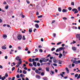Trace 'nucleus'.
Segmentation results:
<instances>
[{"label":"nucleus","instance_id":"obj_34","mask_svg":"<svg viewBox=\"0 0 80 80\" xmlns=\"http://www.w3.org/2000/svg\"><path fill=\"white\" fill-rule=\"evenodd\" d=\"M22 39L23 40H25V36H23Z\"/></svg>","mask_w":80,"mask_h":80},{"label":"nucleus","instance_id":"obj_2","mask_svg":"<svg viewBox=\"0 0 80 80\" xmlns=\"http://www.w3.org/2000/svg\"><path fill=\"white\" fill-rule=\"evenodd\" d=\"M72 11H73V12H74V11H75L74 12V14L77 13H78V10H77V9L75 8L73 9L72 10Z\"/></svg>","mask_w":80,"mask_h":80},{"label":"nucleus","instance_id":"obj_61","mask_svg":"<svg viewBox=\"0 0 80 80\" xmlns=\"http://www.w3.org/2000/svg\"><path fill=\"white\" fill-rule=\"evenodd\" d=\"M12 47V45H10L9 46V48H11Z\"/></svg>","mask_w":80,"mask_h":80},{"label":"nucleus","instance_id":"obj_59","mask_svg":"<svg viewBox=\"0 0 80 80\" xmlns=\"http://www.w3.org/2000/svg\"><path fill=\"white\" fill-rule=\"evenodd\" d=\"M5 8L7 9H8V6H6V7Z\"/></svg>","mask_w":80,"mask_h":80},{"label":"nucleus","instance_id":"obj_27","mask_svg":"<svg viewBox=\"0 0 80 80\" xmlns=\"http://www.w3.org/2000/svg\"><path fill=\"white\" fill-rule=\"evenodd\" d=\"M34 22L36 23H40V21H35Z\"/></svg>","mask_w":80,"mask_h":80},{"label":"nucleus","instance_id":"obj_10","mask_svg":"<svg viewBox=\"0 0 80 80\" xmlns=\"http://www.w3.org/2000/svg\"><path fill=\"white\" fill-rule=\"evenodd\" d=\"M67 72V73H70V72L69 71V70L68 69V68H65Z\"/></svg>","mask_w":80,"mask_h":80},{"label":"nucleus","instance_id":"obj_9","mask_svg":"<svg viewBox=\"0 0 80 80\" xmlns=\"http://www.w3.org/2000/svg\"><path fill=\"white\" fill-rule=\"evenodd\" d=\"M80 37V34H77L76 35V38H78Z\"/></svg>","mask_w":80,"mask_h":80},{"label":"nucleus","instance_id":"obj_42","mask_svg":"<svg viewBox=\"0 0 80 80\" xmlns=\"http://www.w3.org/2000/svg\"><path fill=\"white\" fill-rule=\"evenodd\" d=\"M39 60L38 58H37L35 59V61H38Z\"/></svg>","mask_w":80,"mask_h":80},{"label":"nucleus","instance_id":"obj_19","mask_svg":"<svg viewBox=\"0 0 80 80\" xmlns=\"http://www.w3.org/2000/svg\"><path fill=\"white\" fill-rule=\"evenodd\" d=\"M3 37L4 39H5V38H7V35H3Z\"/></svg>","mask_w":80,"mask_h":80},{"label":"nucleus","instance_id":"obj_36","mask_svg":"<svg viewBox=\"0 0 80 80\" xmlns=\"http://www.w3.org/2000/svg\"><path fill=\"white\" fill-rule=\"evenodd\" d=\"M62 19H63V20H67V18L65 17L63 18Z\"/></svg>","mask_w":80,"mask_h":80},{"label":"nucleus","instance_id":"obj_38","mask_svg":"<svg viewBox=\"0 0 80 80\" xmlns=\"http://www.w3.org/2000/svg\"><path fill=\"white\" fill-rule=\"evenodd\" d=\"M15 69V67H13L12 68V71H13Z\"/></svg>","mask_w":80,"mask_h":80},{"label":"nucleus","instance_id":"obj_56","mask_svg":"<svg viewBox=\"0 0 80 80\" xmlns=\"http://www.w3.org/2000/svg\"><path fill=\"white\" fill-rule=\"evenodd\" d=\"M26 2H27V3H28V4H29V3H30V2H29L28 1V0H26Z\"/></svg>","mask_w":80,"mask_h":80},{"label":"nucleus","instance_id":"obj_7","mask_svg":"<svg viewBox=\"0 0 80 80\" xmlns=\"http://www.w3.org/2000/svg\"><path fill=\"white\" fill-rule=\"evenodd\" d=\"M32 64L33 65H34V67H37V62H33Z\"/></svg>","mask_w":80,"mask_h":80},{"label":"nucleus","instance_id":"obj_45","mask_svg":"<svg viewBox=\"0 0 80 80\" xmlns=\"http://www.w3.org/2000/svg\"><path fill=\"white\" fill-rule=\"evenodd\" d=\"M5 76L6 77H8V74H7V73H6Z\"/></svg>","mask_w":80,"mask_h":80},{"label":"nucleus","instance_id":"obj_13","mask_svg":"<svg viewBox=\"0 0 80 80\" xmlns=\"http://www.w3.org/2000/svg\"><path fill=\"white\" fill-rule=\"evenodd\" d=\"M2 48L3 49V50H5L7 49V47L4 46H3L2 47Z\"/></svg>","mask_w":80,"mask_h":80},{"label":"nucleus","instance_id":"obj_4","mask_svg":"<svg viewBox=\"0 0 80 80\" xmlns=\"http://www.w3.org/2000/svg\"><path fill=\"white\" fill-rule=\"evenodd\" d=\"M62 50H63L62 49V47H61L60 48H59V49L58 48L56 50V52H58V51H59V52H61V51H62Z\"/></svg>","mask_w":80,"mask_h":80},{"label":"nucleus","instance_id":"obj_40","mask_svg":"<svg viewBox=\"0 0 80 80\" xmlns=\"http://www.w3.org/2000/svg\"><path fill=\"white\" fill-rule=\"evenodd\" d=\"M53 65L55 66V67H57V64L54 63L53 64Z\"/></svg>","mask_w":80,"mask_h":80},{"label":"nucleus","instance_id":"obj_41","mask_svg":"<svg viewBox=\"0 0 80 80\" xmlns=\"http://www.w3.org/2000/svg\"><path fill=\"white\" fill-rule=\"evenodd\" d=\"M53 35L54 36V38H55V37H56V34L54 33H53Z\"/></svg>","mask_w":80,"mask_h":80},{"label":"nucleus","instance_id":"obj_46","mask_svg":"<svg viewBox=\"0 0 80 80\" xmlns=\"http://www.w3.org/2000/svg\"><path fill=\"white\" fill-rule=\"evenodd\" d=\"M39 52L42 53V52H43V50H42V49H40L39 50Z\"/></svg>","mask_w":80,"mask_h":80},{"label":"nucleus","instance_id":"obj_11","mask_svg":"<svg viewBox=\"0 0 80 80\" xmlns=\"http://www.w3.org/2000/svg\"><path fill=\"white\" fill-rule=\"evenodd\" d=\"M35 27L36 28H39V25L38 24H36L35 25Z\"/></svg>","mask_w":80,"mask_h":80},{"label":"nucleus","instance_id":"obj_3","mask_svg":"<svg viewBox=\"0 0 80 80\" xmlns=\"http://www.w3.org/2000/svg\"><path fill=\"white\" fill-rule=\"evenodd\" d=\"M22 36L20 34H19L18 36V39L19 40H22Z\"/></svg>","mask_w":80,"mask_h":80},{"label":"nucleus","instance_id":"obj_54","mask_svg":"<svg viewBox=\"0 0 80 80\" xmlns=\"http://www.w3.org/2000/svg\"><path fill=\"white\" fill-rule=\"evenodd\" d=\"M56 60V59H55V58H54L53 59V62H54L55 60Z\"/></svg>","mask_w":80,"mask_h":80},{"label":"nucleus","instance_id":"obj_8","mask_svg":"<svg viewBox=\"0 0 80 80\" xmlns=\"http://www.w3.org/2000/svg\"><path fill=\"white\" fill-rule=\"evenodd\" d=\"M62 12H68V10H67V9H63L62 10Z\"/></svg>","mask_w":80,"mask_h":80},{"label":"nucleus","instance_id":"obj_6","mask_svg":"<svg viewBox=\"0 0 80 80\" xmlns=\"http://www.w3.org/2000/svg\"><path fill=\"white\" fill-rule=\"evenodd\" d=\"M41 60H42L43 62H47V59L44 58H41Z\"/></svg>","mask_w":80,"mask_h":80},{"label":"nucleus","instance_id":"obj_64","mask_svg":"<svg viewBox=\"0 0 80 80\" xmlns=\"http://www.w3.org/2000/svg\"><path fill=\"white\" fill-rule=\"evenodd\" d=\"M65 46V44H62V47H63Z\"/></svg>","mask_w":80,"mask_h":80},{"label":"nucleus","instance_id":"obj_62","mask_svg":"<svg viewBox=\"0 0 80 80\" xmlns=\"http://www.w3.org/2000/svg\"><path fill=\"white\" fill-rule=\"evenodd\" d=\"M78 11H80V7H79L78 8Z\"/></svg>","mask_w":80,"mask_h":80},{"label":"nucleus","instance_id":"obj_29","mask_svg":"<svg viewBox=\"0 0 80 80\" xmlns=\"http://www.w3.org/2000/svg\"><path fill=\"white\" fill-rule=\"evenodd\" d=\"M46 71H48V72H49V68H46Z\"/></svg>","mask_w":80,"mask_h":80},{"label":"nucleus","instance_id":"obj_24","mask_svg":"<svg viewBox=\"0 0 80 80\" xmlns=\"http://www.w3.org/2000/svg\"><path fill=\"white\" fill-rule=\"evenodd\" d=\"M29 32H30V33H32V29L30 28L29 30Z\"/></svg>","mask_w":80,"mask_h":80},{"label":"nucleus","instance_id":"obj_58","mask_svg":"<svg viewBox=\"0 0 80 80\" xmlns=\"http://www.w3.org/2000/svg\"><path fill=\"white\" fill-rule=\"evenodd\" d=\"M42 46H41V45H39L38 47V48H42Z\"/></svg>","mask_w":80,"mask_h":80},{"label":"nucleus","instance_id":"obj_30","mask_svg":"<svg viewBox=\"0 0 80 80\" xmlns=\"http://www.w3.org/2000/svg\"><path fill=\"white\" fill-rule=\"evenodd\" d=\"M29 66H30V67H33V64H32V63H30L29 64Z\"/></svg>","mask_w":80,"mask_h":80},{"label":"nucleus","instance_id":"obj_37","mask_svg":"<svg viewBox=\"0 0 80 80\" xmlns=\"http://www.w3.org/2000/svg\"><path fill=\"white\" fill-rule=\"evenodd\" d=\"M71 5H72L73 6H74V2H72Z\"/></svg>","mask_w":80,"mask_h":80},{"label":"nucleus","instance_id":"obj_43","mask_svg":"<svg viewBox=\"0 0 80 80\" xmlns=\"http://www.w3.org/2000/svg\"><path fill=\"white\" fill-rule=\"evenodd\" d=\"M78 74H76L75 75V78H77L78 77Z\"/></svg>","mask_w":80,"mask_h":80},{"label":"nucleus","instance_id":"obj_39","mask_svg":"<svg viewBox=\"0 0 80 80\" xmlns=\"http://www.w3.org/2000/svg\"><path fill=\"white\" fill-rule=\"evenodd\" d=\"M37 65L38 67H39V66H40V63H39V62H38L37 64Z\"/></svg>","mask_w":80,"mask_h":80},{"label":"nucleus","instance_id":"obj_33","mask_svg":"<svg viewBox=\"0 0 80 80\" xmlns=\"http://www.w3.org/2000/svg\"><path fill=\"white\" fill-rule=\"evenodd\" d=\"M28 61L29 62H32V58L29 59Z\"/></svg>","mask_w":80,"mask_h":80},{"label":"nucleus","instance_id":"obj_12","mask_svg":"<svg viewBox=\"0 0 80 80\" xmlns=\"http://www.w3.org/2000/svg\"><path fill=\"white\" fill-rule=\"evenodd\" d=\"M20 58V57L18 56H17L15 58V60H17V61H18L19 59Z\"/></svg>","mask_w":80,"mask_h":80},{"label":"nucleus","instance_id":"obj_44","mask_svg":"<svg viewBox=\"0 0 80 80\" xmlns=\"http://www.w3.org/2000/svg\"><path fill=\"white\" fill-rule=\"evenodd\" d=\"M18 48L19 49V50H21V49L22 48L21 47L19 46L18 47Z\"/></svg>","mask_w":80,"mask_h":80},{"label":"nucleus","instance_id":"obj_21","mask_svg":"<svg viewBox=\"0 0 80 80\" xmlns=\"http://www.w3.org/2000/svg\"><path fill=\"white\" fill-rule=\"evenodd\" d=\"M58 10L59 12H61L62 11V8H59L58 9Z\"/></svg>","mask_w":80,"mask_h":80},{"label":"nucleus","instance_id":"obj_53","mask_svg":"<svg viewBox=\"0 0 80 80\" xmlns=\"http://www.w3.org/2000/svg\"><path fill=\"white\" fill-rule=\"evenodd\" d=\"M53 62H54V63H57V62H58V61L56 60L54 61Z\"/></svg>","mask_w":80,"mask_h":80},{"label":"nucleus","instance_id":"obj_22","mask_svg":"<svg viewBox=\"0 0 80 80\" xmlns=\"http://www.w3.org/2000/svg\"><path fill=\"white\" fill-rule=\"evenodd\" d=\"M6 79V78H5V77L4 76L3 77H2L1 78V79L2 80H4V79Z\"/></svg>","mask_w":80,"mask_h":80},{"label":"nucleus","instance_id":"obj_52","mask_svg":"<svg viewBox=\"0 0 80 80\" xmlns=\"http://www.w3.org/2000/svg\"><path fill=\"white\" fill-rule=\"evenodd\" d=\"M60 75L61 76V77H63V74L60 73Z\"/></svg>","mask_w":80,"mask_h":80},{"label":"nucleus","instance_id":"obj_16","mask_svg":"<svg viewBox=\"0 0 80 80\" xmlns=\"http://www.w3.org/2000/svg\"><path fill=\"white\" fill-rule=\"evenodd\" d=\"M45 2H42L41 3V5L42 7H44V6H45Z\"/></svg>","mask_w":80,"mask_h":80},{"label":"nucleus","instance_id":"obj_47","mask_svg":"<svg viewBox=\"0 0 80 80\" xmlns=\"http://www.w3.org/2000/svg\"><path fill=\"white\" fill-rule=\"evenodd\" d=\"M80 78V74H79L77 78V79H78Z\"/></svg>","mask_w":80,"mask_h":80},{"label":"nucleus","instance_id":"obj_23","mask_svg":"<svg viewBox=\"0 0 80 80\" xmlns=\"http://www.w3.org/2000/svg\"><path fill=\"white\" fill-rule=\"evenodd\" d=\"M43 79L44 80H48V78H47V77H44L43 78Z\"/></svg>","mask_w":80,"mask_h":80},{"label":"nucleus","instance_id":"obj_32","mask_svg":"<svg viewBox=\"0 0 80 80\" xmlns=\"http://www.w3.org/2000/svg\"><path fill=\"white\" fill-rule=\"evenodd\" d=\"M61 43H62V42H59L57 44V45H60V44H61Z\"/></svg>","mask_w":80,"mask_h":80},{"label":"nucleus","instance_id":"obj_63","mask_svg":"<svg viewBox=\"0 0 80 80\" xmlns=\"http://www.w3.org/2000/svg\"><path fill=\"white\" fill-rule=\"evenodd\" d=\"M26 80H29V79L27 77L26 78Z\"/></svg>","mask_w":80,"mask_h":80},{"label":"nucleus","instance_id":"obj_50","mask_svg":"<svg viewBox=\"0 0 80 80\" xmlns=\"http://www.w3.org/2000/svg\"><path fill=\"white\" fill-rule=\"evenodd\" d=\"M36 78H40V76L39 75H38L37 76H36Z\"/></svg>","mask_w":80,"mask_h":80},{"label":"nucleus","instance_id":"obj_28","mask_svg":"<svg viewBox=\"0 0 80 80\" xmlns=\"http://www.w3.org/2000/svg\"><path fill=\"white\" fill-rule=\"evenodd\" d=\"M55 50V48H53L52 49H51L52 52H53V50Z\"/></svg>","mask_w":80,"mask_h":80},{"label":"nucleus","instance_id":"obj_5","mask_svg":"<svg viewBox=\"0 0 80 80\" xmlns=\"http://www.w3.org/2000/svg\"><path fill=\"white\" fill-rule=\"evenodd\" d=\"M73 63H75V64H78V63H80V60L78 61H77L76 60H75L73 62Z\"/></svg>","mask_w":80,"mask_h":80},{"label":"nucleus","instance_id":"obj_57","mask_svg":"<svg viewBox=\"0 0 80 80\" xmlns=\"http://www.w3.org/2000/svg\"><path fill=\"white\" fill-rule=\"evenodd\" d=\"M15 78V77H12V79L11 80H14Z\"/></svg>","mask_w":80,"mask_h":80},{"label":"nucleus","instance_id":"obj_20","mask_svg":"<svg viewBox=\"0 0 80 80\" xmlns=\"http://www.w3.org/2000/svg\"><path fill=\"white\" fill-rule=\"evenodd\" d=\"M62 61H61V60H59L58 63L60 65H62Z\"/></svg>","mask_w":80,"mask_h":80},{"label":"nucleus","instance_id":"obj_60","mask_svg":"<svg viewBox=\"0 0 80 80\" xmlns=\"http://www.w3.org/2000/svg\"><path fill=\"white\" fill-rule=\"evenodd\" d=\"M5 59H7L8 58V57L7 56H6L5 57Z\"/></svg>","mask_w":80,"mask_h":80},{"label":"nucleus","instance_id":"obj_17","mask_svg":"<svg viewBox=\"0 0 80 80\" xmlns=\"http://www.w3.org/2000/svg\"><path fill=\"white\" fill-rule=\"evenodd\" d=\"M72 50H74V51H75L76 50V48L75 47H72Z\"/></svg>","mask_w":80,"mask_h":80},{"label":"nucleus","instance_id":"obj_31","mask_svg":"<svg viewBox=\"0 0 80 80\" xmlns=\"http://www.w3.org/2000/svg\"><path fill=\"white\" fill-rule=\"evenodd\" d=\"M17 78H20V75H19V74H18L16 76Z\"/></svg>","mask_w":80,"mask_h":80},{"label":"nucleus","instance_id":"obj_51","mask_svg":"<svg viewBox=\"0 0 80 80\" xmlns=\"http://www.w3.org/2000/svg\"><path fill=\"white\" fill-rule=\"evenodd\" d=\"M72 8H71V7H69V8H68L69 10H70V11L72 10Z\"/></svg>","mask_w":80,"mask_h":80},{"label":"nucleus","instance_id":"obj_25","mask_svg":"<svg viewBox=\"0 0 80 80\" xmlns=\"http://www.w3.org/2000/svg\"><path fill=\"white\" fill-rule=\"evenodd\" d=\"M36 73H39V71L37 69H36L35 71Z\"/></svg>","mask_w":80,"mask_h":80},{"label":"nucleus","instance_id":"obj_35","mask_svg":"<svg viewBox=\"0 0 80 80\" xmlns=\"http://www.w3.org/2000/svg\"><path fill=\"white\" fill-rule=\"evenodd\" d=\"M39 62H40V63H42L43 62V60L40 59L39 60Z\"/></svg>","mask_w":80,"mask_h":80},{"label":"nucleus","instance_id":"obj_26","mask_svg":"<svg viewBox=\"0 0 80 80\" xmlns=\"http://www.w3.org/2000/svg\"><path fill=\"white\" fill-rule=\"evenodd\" d=\"M38 18H42L43 17V15H41L40 16H39L38 17Z\"/></svg>","mask_w":80,"mask_h":80},{"label":"nucleus","instance_id":"obj_14","mask_svg":"<svg viewBox=\"0 0 80 80\" xmlns=\"http://www.w3.org/2000/svg\"><path fill=\"white\" fill-rule=\"evenodd\" d=\"M63 56V55H62V54L60 53L59 54V56H58L59 58H62V57Z\"/></svg>","mask_w":80,"mask_h":80},{"label":"nucleus","instance_id":"obj_49","mask_svg":"<svg viewBox=\"0 0 80 80\" xmlns=\"http://www.w3.org/2000/svg\"><path fill=\"white\" fill-rule=\"evenodd\" d=\"M32 69L33 70H35L36 69V68H35V67H33L32 68Z\"/></svg>","mask_w":80,"mask_h":80},{"label":"nucleus","instance_id":"obj_55","mask_svg":"<svg viewBox=\"0 0 80 80\" xmlns=\"http://www.w3.org/2000/svg\"><path fill=\"white\" fill-rule=\"evenodd\" d=\"M68 67L69 68H72V66H71V65H70L68 66Z\"/></svg>","mask_w":80,"mask_h":80},{"label":"nucleus","instance_id":"obj_18","mask_svg":"<svg viewBox=\"0 0 80 80\" xmlns=\"http://www.w3.org/2000/svg\"><path fill=\"white\" fill-rule=\"evenodd\" d=\"M20 77L21 78H23V77H25V75H23V74H21L20 75Z\"/></svg>","mask_w":80,"mask_h":80},{"label":"nucleus","instance_id":"obj_1","mask_svg":"<svg viewBox=\"0 0 80 80\" xmlns=\"http://www.w3.org/2000/svg\"><path fill=\"white\" fill-rule=\"evenodd\" d=\"M18 62V64L16 65V67L18 68L19 66H20V65H21L22 64V61H21V59H19Z\"/></svg>","mask_w":80,"mask_h":80},{"label":"nucleus","instance_id":"obj_48","mask_svg":"<svg viewBox=\"0 0 80 80\" xmlns=\"http://www.w3.org/2000/svg\"><path fill=\"white\" fill-rule=\"evenodd\" d=\"M41 75L42 76H43V75H44V72H42L41 73Z\"/></svg>","mask_w":80,"mask_h":80},{"label":"nucleus","instance_id":"obj_15","mask_svg":"<svg viewBox=\"0 0 80 80\" xmlns=\"http://www.w3.org/2000/svg\"><path fill=\"white\" fill-rule=\"evenodd\" d=\"M22 73H23V74H26L27 73V72L25 71V70H23L22 71Z\"/></svg>","mask_w":80,"mask_h":80}]
</instances>
